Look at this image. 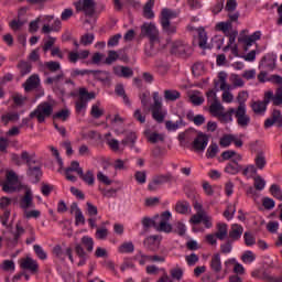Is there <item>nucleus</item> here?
<instances>
[{
  "mask_svg": "<svg viewBox=\"0 0 282 282\" xmlns=\"http://www.w3.org/2000/svg\"><path fill=\"white\" fill-rule=\"evenodd\" d=\"M170 274L174 281H182V278L184 276V270H182V268H174L170 270Z\"/></svg>",
  "mask_w": 282,
  "mask_h": 282,
  "instance_id": "obj_46",
  "label": "nucleus"
},
{
  "mask_svg": "<svg viewBox=\"0 0 282 282\" xmlns=\"http://www.w3.org/2000/svg\"><path fill=\"white\" fill-rule=\"evenodd\" d=\"M171 182H175V176H173L171 172L159 174L153 177L151 183H149L148 189L158 191V186H162V184H171Z\"/></svg>",
  "mask_w": 282,
  "mask_h": 282,
  "instance_id": "obj_9",
  "label": "nucleus"
},
{
  "mask_svg": "<svg viewBox=\"0 0 282 282\" xmlns=\"http://www.w3.org/2000/svg\"><path fill=\"white\" fill-rule=\"evenodd\" d=\"M192 145L195 151H200V153H204V151H206V148L208 147V134L199 132L194 139Z\"/></svg>",
  "mask_w": 282,
  "mask_h": 282,
  "instance_id": "obj_17",
  "label": "nucleus"
},
{
  "mask_svg": "<svg viewBox=\"0 0 282 282\" xmlns=\"http://www.w3.org/2000/svg\"><path fill=\"white\" fill-rule=\"evenodd\" d=\"M276 124L279 128L282 127V116L281 110L274 109L270 116V118L264 121V129H270V127H274Z\"/></svg>",
  "mask_w": 282,
  "mask_h": 282,
  "instance_id": "obj_20",
  "label": "nucleus"
},
{
  "mask_svg": "<svg viewBox=\"0 0 282 282\" xmlns=\"http://www.w3.org/2000/svg\"><path fill=\"white\" fill-rule=\"evenodd\" d=\"M80 180L85 182V184H88V186H94V182H96V178L94 177V171L88 170L86 173L82 171V174H79Z\"/></svg>",
  "mask_w": 282,
  "mask_h": 282,
  "instance_id": "obj_37",
  "label": "nucleus"
},
{
  "mask_svg": "<svg viewBox=\"0 0 282 282\" xmlns=\"http://www.w3.org/2000/svg\"><path fill=\"white\" fill-rule=\"evenodd\" d=\"M171 54H174V56L188 58V56L193 54V47L182 41H176L172 44Z\"/></svg>",
  "mask_w": 282,
  "mask_h": 282,
  "instance_id": "obj_8",
  "label": "nucleus"
},
{
  "mask_svg": "<svg viewBox=\"0 0 282 282\" xmlns=\"http://www.w3.org/2000/svg\"><path fill=\"white\" fill-rule=\"evenodd\" d=\"M270 193L275 197V199H280V202H282V193H281V187H279V185L276 184L271 185Z\"/></svg>",
  "mask_w": 282,
  "mask_h": 282,
  "instance_id": "obj_57",
  "label": "nucleus"
},
{
  "mask_svg": "<svg viewBox=\"0 0 282 282\" xmlns=\"http://www.w3.org/2000/svg\"><path fill=\"white\" fill-rule=\"evenodd\" d=\"M82 246L86 248L87 252H94V238L89 236H84L82 238Z\"/></svg>",
  "mask_w": 282,
  "mask_h": 282,
  "instance_id": "obj_42",
  "label": "nucleus"
},
{
  "mask_svg": "<svg viewBox=\"0 0 282 282\" xmlns=\"http://www.w3.org/2000/svg\"><path fill=\"white\" fill-rule=\"evenodd\" d=\"M77 12H84L86 17L96 14V1L94 0H79L75 3Z\"/></svg>",
  "mask_w": 282,
  "mask_h": 282,
  "instance_id": "obj_12",
  "label": "nucleus"
},
{
  "mask_svg": "<svg viewBox=\"0 0 282 282\" xmlns=\"http://www.w3.org/2000/svg\"><path fill=\"white\" fill-rule=\"evenodd\" d=\"M141 224L145 230H149V228H158V223L149 217H143Z\"/></svg>",
  "mask_w": 282,
  "mask_h": 282,
  "instance_id": "obj_50",
  "label": "nucleus"
},
{
  "mask_svg": "<svg viewBox=\"0 0 282 282\" xmlns=\"http://www.w3.org/2000/svg\"><path fill=\"white\" fill-rule=\"evenodd\" d=\"M270 98H272V94H264L263 100L253 101L251 104V109L258 116H263L265 111H268V105H270Z\"/></svg>",
  "mask_w": 282,
  "mask_h": 282,
  "instance_id": "obj_15",
  "label": "nucleus"
},
{
  "mask_svg": "<svg viewBox=\"0 0 282 282\" xmlns=\"http://www.w3.org/2000/svg\"><path fill=\"white\" fill-rule=\"evenodd\" d=\"M72 172L77 173V175H83V167L78 161H72L70 166L65 169V176L68 182H76V176L72 175Z\"/></svg>",
  "mask_w": 282,
  "mask_h": 282,
  "instance_id": "obj_19",
  "label": "nucleus"
},
{
  "mask_svg": "<svg viewBox=\"0 0 282 282\" xmlns=\"http://www.w3.org/2000/svg\"><path fill=\"white\" fill-rule=\"evenodd\" d=\"M75 252L77 257H79V262L77 265H85L87 263L88 254L85 252V249L83 248V245L76 243L75 245Z\"/></svg>",
  "mask_w": 282,
  "mask_h": 282,
  "instance_id": "obj_29",
  "label": "nucleus"
},
{
  "mask_svg": "<svg viewBox=\"0 0 282 282\" xmlns=\"http://www.w3.org/2000/svg\"><path fill=\"white\" fill-rule=\"evenodd\" d=\"M19 184V175L15 171H8L6 174V181L0 184L3 193H17L21 191L23 185L17 186Z\"/></svg>",
  "mask_w": 282,
  "mask_h": 282,
  "instance_id": "obj_5",
  "label": "nucleus"
},
{
  "mask_svg": "<svg viewBox=\"0 0 282 282\" xmlns=\"http://www.w3.org/2000/svg\"><path fill=\"white\" fill-rule=\"evenodd\" d=\"M241 235H243V227L238 224L231 225L229 230V240L234 242L239 241V239H241Z\"/></svg>",
  "mask_w": 282,
  "mask_h": 282,
  "instance_id": "obj_23",
  "label": "nucleus"
},
{
  "mask_svg": "<svg viewBox=\"0 0 282 282\" xmlns=\"http://www.w3.org/2000/svg\"><path fill=\"white\" fill-rule=\"evenodd\" d=\"M223 111H225L224 106L221 105L219 99H215L209 106V113H212L214 118H217L221 115Z\"/></svg>",
  "mask_w": 282,
  "mask_h": 282,
  "instance_id": "obj_26",
  "label": "nucleus"
},
{
  "mask_svg": "<svg viewBox=\"0 0 282 282\" xmlns=\"http://www.w3.org/2000/svg\"><path fill=\"white\" fill-rule=\"evenodd\" d=\"M182 98V94L175 89L164 90V99L170 102H175V100H180Z\"/></svg>",
  "mask_w": 282,
  "mask_h": 282,
  "instance_id": "obj_34",
  "label": "nucleus"
},
{
  "mask_svg": "<svg viewBox=\"0 0 282 282\" xmlns=\"http://www.w3.org/2000/svg\"><path fill=\"white\" fill-rule=\"evenodd\" d=\"M208 41V36L206 35V31L198 32V45L200 50H206V43Z\"/></svg>",
  "mask_w": 282,
  "mask_h": 282,
  "instance_id": "obj_53",
  "label": "nucleus"
},
{
  "mask_svg": "<svg viewBox=\"0 0 282 282\" xmlns=\"http://www.w3.org/2000/svg\"><path fill=\"white\" fill-rule=\"evenodd\" d=\"M259 67L268 69L269 72H274V69H276V54L269 53L264 55L260 61Z\"/></svg>",
  "mask_w": 282,
  "mask_h": 282,
  "instance_id": "obj_16",
  "label": "nucleus"
},
{
  "mask_svg": "<svg viewBox=\"0 0 282 282\" xmlns=\"http://www.w3.org/2000/svg\"><path fill=\"white\" fill-rule=\"evenodd\" d=\"M0 221L4 228H11V225L8 224V221H10V210H4V213L0 216Z\"/></svg>",
  "mask_w": 282,
  "mask_h": 282,
  "instance_id": "obj_63",
  "label": "nucleus"
},
{
  "mask_svg": "<svg viewBox=\"0 0 282 282\" xmlns=\"http://www.w3.org/2000/svg\"><path fill=\"white\" fill-rule=\"evenodd\" d=\"M153 104L150 107V111L152 113L153 120L155 122H159V124H162L164 122V119L166 118V112L162 110V98L160 97L159 91H154L152 94Z\"/></svg>",
  "mask_w": 282,
  "mask_h": 282,
  "instance_id": "obj_4",
  "label": "nucleus"
},
{
  "mask_svg": "<svg viewBox=\"0 0 282 282\" xmlns=\"http://www.w3.org/2000/svg\"><path fill=\"white\" fill-rule=\"evenodd\" d=\"M217 153H219V145H217V143H212L207 149L206 158H216Z\"/></svg>",
  "mask_w": 282,
  "mask_h": 282,
  "instance_id": "obj_49",
  "label": "nucleus"
},
{
  "mask_svg": "<svg viewBox=\"0 0 282 282\" xmlns=\"http://www.w3.org/2000/svg\"><path fill=\"white\" fill-rule=\"evenodd\" d=\"M117 58H119L118 53L116 51H109L105 63H106V65H111L112 63H116Z\"/></svg>",
  "mask_w": 282,
  "mask_h": 282,
  "instance_id": "obj_62",
  "label": "nucleus"
},
{
  "mask_svg": "<svg viewBox=\"0 0 282 282\" xmlns=\"http://www.w3.org/2000/svg\"><path fill=\"white\" fill-rule=\"evenodd\" d=\"M21 160H24L28 166V171H26L28 177L32 180L33 184H39L41 182V177H43V171H41V166L39 165L34 166V164H36V160L32 159V156L30 155V152L28 151H22Z\"/></svg>",
  "mask_w": 282,
  "mask_h": 282,
  "instance_id": "obj_1",
  "label": "nucleus"
},
{
  "mask_svg": "<svg viewBox=\"0 0 282 282\" xmlns=\"http://www.w3.org/2000/svg\"><path fill=\"white\" fill-rule=\"evenodd\" d=\"M232 140H235V135L225 134L223 138H220L219 144L223 147V149H226L232 144Z\"/></svg>",
  "mask_w": 282,
  "mask_h": 282,
  "instance_id": "obj_48",
  "label": "nucleus"
},
{
  "mask_svg": "<svg viewBox=\"0 0 282 282\" xmlns=\"http://www.w3.org/2000/svg\"><path fill=\"white\" fill-rule=\"evenodd\" d=\"M175 210L180 215H188L191 212V204L186 200H178L176 203Z\"/></svg>",
  "mask_w": 282,
  "mask_h": 282,
  "instance_id": "obj_33",
  "label": "nucleus"
},
{
  "mask_svg": "<svg viewBox=\"0 0 282 282\" xmlns=\"http://www.w3.org/2000/svg\"><path fill=\"white\" fill-rule=\"evenodd\" d=\"M21 270H29L31 274H36L39 272V262L30 257L20 259Z\"/></svg>",
  "mask_w": 282,
  "mask_h": 282,
  "instance_id": "obj_18",
  "label": "nucleus"
},
{
  "mask_svg": "<svg viewBox=\"0 0 282 282\" xmlns=\"http://www.w3.org/2000/svg\"><path fill=\"white\" fill-rule=\"evenodd\" d=\"M94 39H96L94 33H86L82 35L79 43L87 47V45H91V43H94Z\"/></svg>",
  "mask_w": 282,
  "mask_h": 282,
  "instance_id": "obj_45",
  "label": "nucleus"
},
{
  "mask_svg": "<svg viewBox=\"0 0 282 282\" xmlns=\"http://www.w3.org/2000/svg\"><path fill=\"white\" fill-rule=\"evenodd\" d=\"M216 238L219 241H224V239L228 238V225L226 223H219L217 225Z\"/></svg>",
  "mask_w": 282,
  "mask_h": 282,
  "instance_id": "obj_30",
  "label": "nucleus"
},
{
  "mask_svg": "<svg viewBox=\"0 0 282 282\" xmlns=\"http://www.w3.org/2000/svg\"><path fill=\"white\" fill-rule=\"evenodd\" d=\"M33 250L36 257L41 259V261H45V259H47V252L43 250V247H41V245H34Z\"/></svg>",
  "mask_w": 282,
  "mask_h": 282,
  "instance_id": "obj_51",
  "label": "nucleus"
},
{
  "mask_svg": "<svg viewBox=\"0 0 282 282\" xmlns=\"http://www.w3.org/2000/svg\"><path fill=\"white\" fill-rule=\"evenodd\" d=\"M63 78H65V74L62 70L59 74L55 75L54 77H47L45 79V84L54 85V83H61V80H63Z\"/></svg>",
  "mask_w": 282,
  "mask_h": 282,
  "instance_id": "obj_54",
  "label": "nucleus"
},
{
  "mask_svg": "<svg viewBox=\"0 0 282 282\" xmlns=\"http://www.w3.org/2000/svg\"><path fill=\"white\" fill-rule=\"evenodd\" d=\"M44 67L51 74H56V72H61V63L56 61L45 62Z\"/></svg>",
  "mask_w": 282,
  "mask_h": 282,
  "instance_id": "obj_38",
  "label": "nucleus"
},
{
  "mask_svg": "<svg viewBox=\"0 0 282 282\" xmlns=\"http://www.w3.org/2000/svg\"><path fill=\"white\" fill-rule=\"evenodd\" d=\"M209 265L214 274H219V272H221V256L219 253H215L212 257Z\"/></svg>",
  "mask_w": 282,
  "mask_h": 282,
  "instance_id": "obj_25",
  "label": "nucleus"
},
{
  "mask_svg": "<svg viewBox=\"0 0 282 282\" xmlns=\"http://www.w3.org/2000/svg\"><path fill=\"white\" fill-rule=\"evenodd\" d=\"M96 98V93L87 90V88H79L78 93V101L75 104V109L77 113H80L83 109H87V104L89 100H94Z\"/></svg>",
  "mask_w": 282,
  "mask_h": 282,
  "instance_id": "obj_6",
  "label": "nucleus"
},
{
  "mask_svg": "<svg viewBox=\"0 0 282 282\" xmlns=\"http://www.w3.org/2000/svg\"><path fill=\"white\" fill-rule=\"evenodd\" d=\"M234 113L237 119L238 127L246 128L250 124V116L247 115L246 104L241 102L237 109H235Z\"/></svg>",
  "mask_w": 282,
  "mask_h": 282,
  "instance_id": "obj_13",
  "label": "nucleus"
},
{
  "mask_svg": "<svg viewBox=\"0 0 282 282\" xmlns=\"http://www.w3.org/2000/svg\"><path fill=\"white\" fill-rule=\"evenodd\" d=\"M41 79L39 78V75H31L23 84L24 90L32 91V89H36V87H39Z\"/></svg>",
  "mask_w": 282,
  "mask_h": 282,
  "instance_id": "obj_24",
  "label": "nucleus"
},
{
  "mask_svg": "<svg viewBox=\"0 0 282 282\" xmlns=\"http://www.w3.org/2000/svg\"><path fill=\"white\" fill-rule=\"evenodd\" d=\"M153 6H155V0H148L143 7L144 19H155V13L153 12Z\"/></svg>",
  "mask_w": 282,
  "mask_h": 282,
  "instance_id": "obj_28",
  "label": "nucleus"
},
{
  "mask_svg": "<svg viewBox=\"0 0 282 282\" xmlns=\"http://www.w3.org/2000/svg\"><path fill=\"white\" fill-rule=\"evenodd\" d=\"M257 259V256L252 251H245L241 256L243 263H252Z\"/></svg>",
  "mask_w": 282,
  "mask_h": 282,
  "instance_id": "obj_56",
  "label": "nucleus"
},
{
  "mask_svg": "<svg viewBox=\"0 0 282 282\" xmlns=\"http://www.w3.org/2000/svg\"><path fill=\"white\" fill-rule=\"evenodd\" d=\"M142 36H147L150 43H160V31L153 23H144L141 26Z\"/></svg>",
  "mask_w": 282,
  "mask_h": 282,
  "instance_id": "obj_10",
  "label": "nucleus"
},
{
  "mask_svg": "<svg viewBox=\"0 0 282 282\" xmlns=\"http://www.w3.org/2000/svg\"><path fill=\"white\" fill-rule=\"evenodd\" d=\"M189 100L192 102V105H194L195 107H202V105H204V96H197V95H192L189 97Z\"/></svg>",
  "mask_w": 282,
  "mask_h": 282,
  "instance_id": "obj_61",
  "label": "nucleus"
},
{
  "mask_svg": "<svg viewBox=\"0 0 282 282\" xmlns=\"http://www.w3.org/2000/svg\"><path fill=\"white\" fill-rule=\"evenodd\" d=\"M243 237L246 246H254V243H257V239L250 231H246Z\"/></svg>",
  "mask_w": 282,
  "mask_h": 282,
  "instance_id": "obj_64",
  "label": "nucleus"
},
{
  "mask_svg": "<svg viewBox=\"0 0 282 282\" xmlns=\"http://www.w3.org/2000/svg\"><path fill=\"white\" fill-rule=\"evenodd\" d=\"M121 72L118 73V68L115 67V74L120 76V78H131L133 76V69L129 66H121Z\"/></svg>",
  "mask_w": 282,
  "mask_h": 282,
  "instance_id": "obj_39",
  "label": "nucleus"
},
{
  "mask_svg": "<svg viewBox=\"0 0 282 282\" xmlns=\"http://www.w3.org/2000/svg\"><path fill=\"white\" fill-rule=\"evenodd\" d=\"M171 19H177V12L169 8L162 9L160 23L163 32L169 35L177 32V26L171 23Z\"/></svg>",
  "mask_w": 282,
  "mask_h": 282,
  "instance_id": "obj_2",
  "label": "nucleus"
},
{
  "mask_svg": "<svg viewBox=\"0 0 282 282\" xmlns=\"http://www.w3.org/2000/svg\"><path fill=\"white\" fill-rule=\"evenodd\" d=\"M53 254L57 259H61L62 261H65V257H68L70 263H74V256L72 254V248H67L66 251H63V248L57 245L53 248Z\"/></svg>",
  "mask_w": 282,
  "mask_h": 282,
  "instance_id": "obj_22",
  "label": "nucleus"
},
{
  "mask_svg": "<svg viewBox=\"0 0 282 282\" xmlns=\"http://www.w3.org/2000/svg\"><path fill=\"white\" fill-rule=\"evenodd\" d=\"M138 141V134L135 132L130 131L126 133V138L121 141L122 147H130V149H134L135 153H140V149L135 148V142Z\"/></svg>",
  "mask_w": 282,
  "mask_h": 282,
  "instance_id": "obj_21",
  "label": "nucleus"
},
{
  "mask_svg": "<svg viewBox=\"0 0 282 282\" xmlns=\"http://www.w3.org/2000/svg\"><path fill=\"white\" fill-rule=\"evenodd\" d=\"M90 74L100 83H109V72L107 70H90Z\"/></svg>",
  "mask_w": 282,
  "mask_h": 282,
  "instance_id": "obj_35",
  "label": "nucleus"
},
{
  "mask_svg": "<svg viewBox=\"0 0 282 282\" xmlns=\"http://www.w3.org/2000/svg\"><path fill=\"white\" fill-rule=\"evenodd\" d=\"M155 43L156 42H150L149 44L145 45L144 48V54L148 56V58H152V56H155L158 54V51H155Z\"/></svg>",
  "mask_w": 282,
  "mask_h": 282,
  "instance_id": "obj_47",
  "label": "nucleus"
},
{
  "mask_svg": "<svg viewBox=\"0 0 282 282\" xmlns=\"http://www.w3.org/2000/svg\"><path fill=\"white\" fill-rule=\"evenodd\" d=\"M232 243H235L232 240L227 239L225 243L220 245V252L223 254H230L232 252Z\"/></svg>",
  "mask_w": 282,
  "mask_h": 282,
  "instance_id": "obj_52",
  "label": "nucleus"
},
{
  "mask_svg": "<svg viewBox=\"0 0 282 282\" xmlns=\"http://www.w3.org/2000/svg\"><path fill=\"white\" fill-rule=\"evenodd\" d=\"M24 189V195L20 197L19 207L22 210H29V208H34V193H32V188L28 185H22Z\"/></svg>",
  "mask_w": 282,
  "mask_h": 282,
  "instance_id": "obj_7",
  "label": "nucleus"
},
{
  "mask_svg": "<svg viewBox=\"0 0 282 282\" xmlns=\"http://www.w3.org/2000/svg\"><path fill=\"white\" fill-rule=\"evenodd\" d=\"M253 182L256 191H263V188H265V180H263V177L258 175L253 178Z\"/></svg>",
  "mask_w": 282,
  "mask_h": 282,
  "instance_id": "obj_55",
  "label": "nucleus"
},
{
  "mask_svg": "<svg viewBox=\"0 0 282 282\" xmlns=\"http://www.w3.org/2000/svg\"><path fill=\"white\" fill-rule=\"evenodd\" d=\"M241 160H243L241 154H238L235 159H231L225 166V173H228V175H237L241 173V171H243V166L239 164Z\"/></svg>",
  "mask_w": 282,
  "mask_h": 282,
  "instance_id": "obj_14",
  "label": "nucleus"
},
{
  "mask_svg": "<svg viewBox=\"0 0 282 282\" xmlns=\"http://www.w3.org/2000/svg\"><path fill=\"white\" fill-rule=\"evenodd\" d=\"M264 94H271L270 101L272 100L274 107H281V105H282V86L275 90V94L272 90H268Z\"/></svg>",
  "mask_w": 282,
  "mask_h": 282,
  "instance_id": "obj_27",
  "label": "nucleus"
},
{
  "mask_svg": "<svg viewBox=\"0 0 282 282\" xmlns=\"http://www.w3.org/2000/svg\"><path fill=\"white\" fill-rule=\"evenodd\" d=\"M133 250H135V246H133V242H123L118 248V252H120V254H131Z\"/></svg>",
  "mask_w": 282,
  "mask_h": 282,
  "instance_id": "obj_40",
  "label": "nucleus"
},
{
  "mask_svg": "<svg viewBox=\"0 0 282 282\" xmlns=\"http://www.w3.org/2000/svg\"><path fill=\"white\" fill-rule=\"evenodd\" d=\"M185 126L186 123L184 122V119H182V117H180V119L176 122H173L171 120L165 121L166 131H177V129Z\"/></svg>",
  "mask_w": 282,
  "mask_h": 282,
  "instance_id": "obj_32",
  "label": "nucleus"
},
{
  "mask_svg": "<svg viewBox=\"0 0 282 282\" xmlns=\"http://www.w3.org/2000/svg\"><path fill=\"white\" fill-rule=\"evenodd\" d=\"M69 118V109H62L53 115V120H63L65 122Z\"/></svg>",
  "mask_w": 282,
  "mask_h": 282,
  "instance_id": "obj_44",
  "label": "nucleus"
},
{
  "mask_svg": "<svg viewBox=\"0 0 282 282\" xmlns=\"http://www.w3.org/2000/svg\"><path fill=\"white\" fill-rule=\"evenodd\" d=\"M237 155L239 154L237 153V151L234 150H227L221 153V158L224 161L235 160Z\"/></svg>",
  "mask_w": 282,
  "mask_h": 282,
  "instance_id": "obj_58",
  "label": "nucleus"
},
{
  "mask_svg": "<svg viewBox=\"0 0 282 282\" xmlns=\"http://www.w3.org/2000/svg\"><path fill=\"white\" fill-rule=\"evenodd\" d=\"M235 113V108H229L226 112L224 110L217 117L219 122L223 124H228V122H232V115Z\"/></svg>",
  "mask_w": 282,
  "mask_h": 282,
  "instance_id": "obj_31",
  "label": "nucleus"
},
{
  "mask_svg": "<svg viewBox=\"0 0 282 282\" xmlns=\"http://www.w3.org/2000/svg\"><path fill=\"white\" fill-rule=\"evenodd\" d=\"M159 219L160 221L159 224L156 223V227H155V230L158 232H165L166 235L173 232V226L169 224V221L171 220V212L169 210L163 212Z\"/></svg>",
  "mask_w": 282,
  "mask_h": 282,
  "instance_id": "obj_11",
  "label": "nucleus"
},
{
  "mask_svg": "<svg viewBox=\"0 0 282 282\" xmlns=\"http://www.w3.org/2000/svg\"><path fill=\"white\" fill-rule=\"evenodd\" d=\"M53 113L54 106L50 104V101H43L36 107L34 111L30 112V118H36L37 122L40 124H43V122H45V119L50 118Z\"/></svg>",
  "mask_w": 282,
  "mask_h": 282,
  "instance_id": "obj_3",
  "label": "nucleus"
},
{
  "mask_svg": "<svg viewBox=\"0 0 282 282\" xmlns=\"http://www.w3.org/2000/svg\"><path fill=\"white\" fill-rule=\"evenodd\" d=\"M90 116L95 118V120H98L105 116V110L100 109V104H95L91 106Z\"/></svg>",
  "mask_w": 282,
  "mask_h": 282,
  "instance_id": "obj_41",
  "label": "nucleus"
},
{
  "mask_svg": "<svg viewBox=\"0 0 282 282\" xmlns=\"http://www.w3.org/2000/svg\"><path fill=\"white\" fill-rule=\"evenodd\" d=\"M216 30H218L219 32L225 33V35H228L229 30H232V23L231 22H218L216 24Z\"/></svg>",
  "mask_w": 282,
  "mask_h": 282,
  "instance_id": "obj_43",
  "label": "nucleus"
},
{
  "mask_svg": "<svg viewBox=\"0 0 282 282\" xmlns=\"http://www.w3.org/2000/svg\"><path fill=\"white\" fill-rule=\"evenodd\" d=\"M235 213H237V208L235 207V205L234 207L232 205H229L223 215L225 218L228 219V221H230V219L235 217Z\"/></svg>",
  "mask_w": 282,
  "mask_h": 282,
  "instance_id": "obj_60",
  "label": "nucleus"
},
{
  "mask_svg": "<svg viewBox=\"0 0 282 282\" xmlns=\"http://www.w3.org/2000/svg\"><path fill=\"white\" fill-rule=\"evenodd\" d=\"M149 142H151L152 144H156V142H164V134L153 132L149 137Z\"/></svg>",
  "mask_w": 282,
  "mask_h": 282,
  "instance_id": "obj_59",
  "label": "nucleus"
},
{
  "mask_svg": "<svg viewBox=\"0 0 282 282\" xmlns=\"http://www.w3.org/2000/svg\"><path fill=\"white\" fill-rule=\"evenodd\" d=\"M17 67L20 70V75L22 77L28 76V74H30V72H32V64H30L29 62H25V61L19 62Z\"/></svg>",
  "mask_w": 282,
  "mask_h": 282,
  "instance_id": "obj_36",
  "label": "nucleus"
}]
</instances>
